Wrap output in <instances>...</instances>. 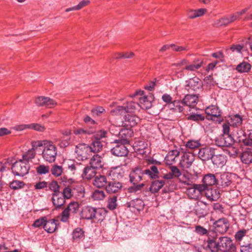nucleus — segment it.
<instances>
[{
	"label": "nucleus",
	"mask_w": 252,
	"mask_h": 252,
	"mask_svg": "<svg viewBox=\"0 0 252 252\" xmlns=\"http://www.w3.org/2000/svg\"><path fill=\"white\" fill-rule=\"evenodd\" d=\"M207 247L212 252H236V247L233 240L228 236H221L217 240L207 241Z\"/></svg>",
	"instance_id": "obj_1"
},
{
	"label": "nucleus",
	"mask_w": 252,
	"mask_h": 252,
	"mask_svg": "<svg viewBox=\"0 0 252 252\" xmlns=\"http://www.w3.org/2000/svg\"><path fill=\"white\" fill-rule=\"evenodd\" d=\"M131 131L129 129H122L119 135L122 138L115 140L113 143L116 145L111 149L112 155L117 157L127 156L128 150L126 145L129 144Z\"/></svg>",
	"instance_id": "obj_2"
},
{
	"label": "nucleus",
	"mask_w": 252,
	"mask_h": 252,
	"mask_svg": "<svg viewBox=\"0 0 252 252\" xmlns=\"http://www.w3.org/2000/svg\"><path fill=\"white\" fill-rule=\"evenodd\" d=\"M58 149L54 142L48 140L42 152V157L46 162L50 163L55 161L57 156Z\"/></svg>",
	"instance_id": "obj_3"
},
{
	"label": "nucleus",
	"mask_w": 252,
	"mask_h": 252,
	"mask_svg": "<svg viewBox=\"0 0 252 252\" xmlns=\"http://www.w3.org/2000/svg\"><path fill=\"white\" fill-rule=\"evenodd\" d=\"M136 96L139 100L138 103L139 107L141 108L148 109L152 107L154 97L151 94L145 95L144 91L137 90L131 95L132 97Z\"/></svg>",
	"instance_id": "obj_4"
},
{
	"label": "nucleus",
	"mask_w": 252,
	"mask_h": 252,
	"mask_svg": "<svg viewBox=\"0 0 252 252\" xmlns=\"http://www.w3.org/2000/svg\"><path fill=\"white\" fill-rule=\"evenodd\" d=\"M11 169L15 175L23 177L29 173L30 166L29 163L20 159L13 164Z\"/></svg>",
	"instance_id": "obj_5"
},
{
	"label": "nucleus",
	"mask_w": 252,
	"mask_h": 252,
	"mask_svg": "<svg viewBox=\"0 0 252 252\" xmlns=\"http://www.w3.org/2000/svg\"><path fill=\"white\" fill-rule=\"evenodd\" d=\"M89 145L85 143H80L76 146L75 154L76 158L79 160H85L91 155Z\"/></svg>",
	"instance_id": "obj_6"
},
{
	"label": "nucleus",
	"mask_w": 252,
	"mask_h": 252,
	"mask_svg": "<svg viewBox=\"0 0 252 252\" xmlns=\"http://www.w3.org/2000/svg\"><path fill=\"white\" fill-rule=\"evenodd\" d=\"M205 187L200 184H193L191 187L186 189L187 195L192 199H198L201 196L202 192L204 190Z\"/></svg>",
	"instance_id": "obj_7"
},
{
	"label": "nucleus",
	"mask_w": 252,
	"mask_h": 252,
	"mask_svg": "<svg viewBox=\"0 0 252 252\" xmlns=\"http://www.w3.org/2000/svg\"><path fill=\"white\" fill-rule=\"evenodd\" d=\"M195 159L194 155L190 152H185L182 156L179 166L183 170H187L191 167Z\"/></svg>",
	"instance_id": "obj_8"
},
{
	"label": "nucleus",
	"mask_w": 252,
	"mask_h": 252,
	"mask_svg": "<svg viewBox=\"0 0 252 252\" xmlns=\"http://www.w3.org/2000/svg\"><path fill=\"white\" fill-rule=\"evenodd\" d=\"M213 227L216 233H224L229 228V221L225 218L220 219L214 222Z\"/></svg>",
	"instance_id": "obj_9"
},
{
	"label": "nucleus",
	"mask_w": 252,
	"mask_h": 252,
	"mask_svg": "<svg viewBox=\"0 0 252 252\" xmlns=\"http://www.w3.org/2000/svg\"><path fill=\"white\" fill-rule=\"evenodd\" d=\"M185 89L189 92L197 91L201 89L202 87V82L198 77H193L186 81Z\"/></svg>",
	"instance_id": "obj_10"
},
{
	"label": "nucleus",
	"mask_w": 252,
	"mask_h": 252,
	"mask_svg": "<svg viewBox=\"0 0 252 252\" xmlns=\"http://www.w3.org/2000/svg\"><path fill=\"white\" fill-rule=\"evenodd\" d=\"M140 119L137 115L134 114H127L124 118L123 121L124 126L129 128L134 127L140 122Z\"/></svg>",
	"instance_id": "obj_11"
},
{
	"label": "nucleus",
	"mask_w": 252,
	"mask_h": 252,
	"mask_svg": "<svg viewBox=\"0 0 252 252\" xmlns=\"http://www.w3.org/2000/svg\"><path fill=\"white\" fill-rule=\"evenodd\" d=\"M35 102L37 106H44L49 108H54L57 104V103L54 99L45 96L37 97L35 99Z\"/></svg>",
	"instance_id": "obj_12"
},
{
	"label": "nucleus",
	"mask_w": 252,
	"mask_h": 252,
	"mask_svg": "<svg viewBox=\"0 0 252 252\" xmlns=\"http://www.w3.org/2000/svg\"><path fill=\"white\" fill-rule=\"evenodd\" d=\"M145 174L144 170L136 167L132 170L129 174V180L130 183L133 185L138 184L142 179L143 175Z\"/></svg>",
	"instance_id": "obj_13"
},
{
	"label": "nucleus",
	"mask_w": 252,
	"mask_h": 252,
	"mask_svg": "<svg viewBox=\"0 0 252 252\" xmlns=\"http://www.w3.org/2000/svg\"><path fill=\"white\" fill-rule=\"evenodd\" d=\"M215 154V149L212 147L201 148L198 153V157L203 161L208 160L212 158Z\"/></svg>",
	"instance_id": "obj_14"
},
{
	"label": "nucleus",
	"mask_w": 252,
	"mask_h": 252,
	"mask_svg": "<svg viewBox=\"0 0 252 252\" xmlns=\"http://www.w3.org/2000/svg\"><path fill=\"white\" fill-rule=\"evenodd\" d=\"M126 205L131 212L136 213L143 210L145 204L142 200L137 198L130 200L126 203Z\"/></svg>",
	"instance_id": "obj_15"
},
{
	"label": "nucleus",
	"mask_w": 252,
	"mask_h": 252,
	"mask_svg": "<svg viewBox=\"0 0 252 252\" xmlns=\"http://www.w3.org/2000/svg\"><path fill=\"white\" fill-rule=\"evenodd\" d=\"M235 21H236V16H233V14H231L224 16L220 19L215 21L213 25L216 27H220L226 26Z\"/></svg>",
	"instance_id": "obj_16"
},
{
	"label": "nucleus",
	"mask_w": 252,
	"mask_h": 252,
	"mask_svg": "<svg viewBox=\"0 0 252 252\" xmlns=\"http://www.w3.org/2000/svg\"><path fill=\"white\" fill-rule=\"evenodd\" d=\"M217 185L222 188L228 187L230 185L231 181L228 173L225 172L217 173Z\"/></svg>",
	"instance_id": "obj_17"
},
{
	"label": "nucleus",
	"mask_w": 252,
	"mask_h": 252,
	"mask_svg": "<svg viewBox=\"0 0 252 252\" xmlns=\"http://www.w3.org/2000/svg\"><path fill=\"white\" fill-rule=\"evenodd\" d=\"M122 187L121 183L116 181H112L107 183L105 190L108 193H116L120 191Z\"/></svg>",
	"instance_id": "obj_18"
},
{
	"label": "nucleus",
	"mask_w": 252,
	"mask_h": 252,
	"mask_svg": "<svg viewBox=\"0 0 252 252\" xmlns=\"http://www.w3.org/2000/svg\"><path fill=\"white\" fill-rule=\"evenodd\" d=\"M59 221L55 219H49L46 218V222L44 225V229L49 233L54 232L59 226Z\"/></svg>",
	"instance_id": "obj_19"
},
{
	"label": "nucleus",
	"mask_w": 252,
	"mask_h": 252,
	"mask_svg": "<svg viewBox=\"0 0 252 252\" xmlns=\"http://www.w3.org/2000/svg\"><path fill=\"white\" fill-rule=\"evenodd\" d=\"M180 151L177 149H174L169 151L166 155L165 158V163L168 165L173 166L176 161V158L179 156Z\"/></svg>",
	"instance_id": "obj_20"
},
{
	"label": "nucleus",
	"mask_w": 252,
	"mask_h": 252,
	"mask_svg": "<svg viewBox=\"0 0 252 252\" xmlns=\"http://www.w3.org/2000/svg\"><path fill=\"white\" fill-rule=\"evenodd\" d=\"M234 139L232 136L222 135L218 137L216 140V145L219 147H229L234 143Z\"/></svg>",
	"instance_id": "obj_21"
},
{
	"label": "nucleus",
	"mask_w": 252,
	"mask_h": 252,
	"mask_svg": "<svg viewBox=\"0 0 252 252\" xmlns=\"http://www.w3.org/2000/svg\"><path fill=\"white\" fill-rule=\"evenodd\" d=\"M95 208L91 206H86L83 208L81 212V217L83 219L93 220L94 217Z\"/></svg>",
	"instance_id": "obj_22"
},
{
	"label": "nucleus",
	"mask_w": 252,
	"mask_h": 252,
	"mask_svg": "<svg viewBox=\"0 0 252 252\" xmlns=\"http://www.w3.org/2000/svg\"><path fill=\"white\" fill-rule=\"evenodd\" d=\"M205 113L207 115L218 118L219 123L222 122V119L219 118L221 114V111L220 110L219 108L216 105H211L207 107L205 109Z\"/></svg>",
	"instance_id": "obj_23"
},
{
	"label": "nucleus",
	"mask_w": 252,
	"mask_h": 252,
	"mask_svg": "<svg viewBox=\"0 0 252 252\" xmlns=\"http://www.w3.org/2000/svg\"><path fill=\"white\" fill-rule=\"evenodd\" d=\"M198 96L196 94H187L183 101L185 106L194 108L197 103Z\"/></svg>",
	"instance_id": "obj_24"
},
{
	"label": "nucleus",
	"mask_w": 252,
	"mask_h": 252,
	"mask_svg": "<svg viewBox=\"0 0 252 252\" xmlns=\"http://www.w3.org/2000/svg\"><path fill=\"white\" fill-rule=\"evenodd\" d=\"M226 120L230 126L233 127H238L242 124L243 119L239 114L230 115Z\"/></svg>",
	"instance_id": "obj_25"
},
{
	"label": "nucleus",
	"mask_w": 252,
	"mask_h": 252,
	"mask_svg": "<svg viewBox=\"0 0 252 252\" xmlns=\"http://www.w3.org/2000/svg\"><path fill=\"white\" fill-rule=\"evenodd\" d=\"M203 63V60L202 59L199 58L195 59L191 63L189 64V63L188 65L185 66L183 69L191 72L196 71L202 66Z\"/></svg>",
	"instance_id": "obj_26"
},
{
	"label": "nucleus",
	"mask_w": 252,
	"mask_h": 252,
	"mask_svg": "<svg viewBox=\"0 0 252 252\" xmlns=\"http://www.w3.org/2000/svg\"><path fill=\"white\" fill-rule=\"evenodd\" d=\"M96 169L94 168L91 165L86 166L82 174V177L84 179L91 180L96 176Z\"/></svg>",
	"instance_id": "obj_27"
},
{
	"label": "nucleus",
	"mask_w": 252,
	"mask_h": 252,
	"mask_svg": "<svg viewBox=\"0 0 252 252\" xmlns=\"http://www.w3.org/2000/svg\"><path fill=\"white\" fill-rule=\"evenodd\" d=\"M65 199L61 192L53 193L52 197L53 204L56 208L61 207L64 204Z\"/></svg>",
	"instance_id": "obj_28"
},
{
	"label": "nucleus",
	"mask_w": 252,
	"mask_h": 252,
	"mask_svg": "<svg viewBox=\"0 0 252 252\" xmlns=\"http://www.w3.org/2000/svg\"><path fill=\"white\" fill-rule=\"evenodd\" d=\"M170 172L164 174L162 179L164 180H171L176 177H179L181 175V171L176 166H169Z\"/></svg>",
	"instance_id": "obj_29"
},
{
	"label": "nucleus",
	"mask_w": 252,
	"mask_h": 252,
	"mask_svg": "<svg viewBox=\"0 0 252 252\" xmlns=\"http://www.w3.org/2000/svg\"><path fill=\"white\" fill-rule=\"evenodd\" d=\"M90 165L96 169L101 168L103 166L102 158L97 155H94L90 160Z\"/></svg>",
	"instance_id": "obj_30"
},
{
	"label": "nucleus",
	"mask_w": 252,
	"mask_h": 252,
	"mask_svg": "<svg viewBox=\"0 0 252 252\" xmlns=\"http://www.w3.org/2000/svg\"><path fill=\"white\" fill-rule=\"evenodd\" d=\"M107 183V178L105 176L98 175L94 177L93 184L97 188H103L106 187Z\"/></svg>",
	"instance_id": "obj_31"
},
{
	"label": "nucleus",
	"mask_w": 252,
	"mask_h": 252,
	"mask_svg": "<svg viewBox=\"0 0 252 252\" xmlns=\"http://www.w3.org/2000/svg\"><path fill=\"white\" fill-rule=\"evenodd\" d=\"M72 235L73 241L76 243H80L83 241L85 237V232L80 227L74 229L72 231Z\"/></svg>",
	"instance_id": "obj_32"
},
{
	"label": "nucleus",
	"mask_w": 252,
	"mask_h": 252,
	"mask_svg": "<svg viewBox=\"0 0 252 252\" xmlns=\"http://www.w3.org/2000/svg\"><path fill=\"white\" fill-rule=\"evenodd\" d=\"M227 161V158L224 154H214L212 161L214 165L217 166H223Z\"/></svg>",
	"instance_id": "obj_33"
},
{
	"label": "nucleus",
	"mask_w": 252,
	"mask_h": 252,
	"mask_svg": "<svg viewBox=\"0 0 252 252\" xmlns=\"http://www.w3.org/2000/svg\"><path fill=\"white\" fill-rule=\"evenodd\" d=\"M202 182L204 187L217 185V174L216 175L211 173L205 175L202 179Z\"/></svg>",
	"instance_id": "obj_34"
},
{
	"label": "nucleus",
	"mask_w": 252,
	"mask_h": 252,
	"mask_svg": "<svg viewBox=\"0 0 252 252\" xmlns=\"http://www.w3.org/2000/svg\"><path fill=\"white\" fill-rule=\"evenodd\" d=\"M169 107L174 112L184 113L185 105L183 100H174L169 104Z\"/></svg>",
	"instance_id": "obj_35"
},
{
	"label": "nucleus",
	"mask_w": 252,
	"mask_h": 252,
	"mask_svg": "<svg viewBox=\"0 0 252 252\" xmlns=\"http://www.w3.org/2000/svg\"><path fill=\"white\" fill-rule=\"evenodd\" d=\"M163 180H156L153 181L150 187V191L153 193L158 192L165 185Z\"/></svg>",
	"instance_id": "obj_36"
},
{
	"label": "nucleus",
	"mask_w": 252,
	"mask_h": 252,
	"mask_svg": "<svg viewBox=\"0 0 252 252\" xmlns=\"http://www.w3.org/2000/svg\"><path fill=\"white\" fill-rule=\"evenodd\" d=\"M205 196L210 201H216L220 197V192L216 189H208L205 191Z\"/></svg>",
	"instance_id": "obj_37"
},
{
	"label": "nucleus",
	"mask_w": 252,
	"mask_h": 252,
	"mask_svg": "<svg viewBox=\"0 0 252 252\" xmlns=\"http://www.w3.org/2000/svg\"><path fill=\"white\" fill-rule=\"evenodd\" d=\"M95 132V129L91 128L89 129L81 128H77L73 131L75 135H79L81 137H87V135H91Z\"/></svg>",
	"instance_id": "obj_38"
},
{
	"label": "nucleus",
	"mask_w": 252,
	"mask_h": 252,
	"mask_svg": "<svg viewBox=\"0 0 252 252\" xmlns=\"http://www.w3.org/2000/svg\"><path fill=\"white\" fill-rule=\"evenodd\" d=\"M207 10L205 8H200L196 10H189L188 11L187 15L190 19H194L203 16Z\"/></svg>",
	"instance_id": "obj_39"
},
{
	"label": "nucleus",
	"mask_w": 252,
	"mask_h": 252,
	"mask_svg": "<svg viewBox=\"0 0 252 252\" xmlns=\"http://www.w3.org/2000/svg\"><path fill=\"white\" fill-rule=\"evenodd\" d=\"M241 159L245 164H250L252 162V151L250 149H247L241 154Z\"/></svg>",
	"instance_id": "obj_40"
},
{
	"label": "nucleus",
	"mask_w": 252,
	"mask_h": 252,
	"mask_svg": "<svg viewBox=\"0 0 252 252\" xmlns=\"http://www.w3.org/2000/svg\"><path fill=\"white\" fill-rule=\"evenodd\" d=\"M145 175H148L151 179H156L158 176V167L154 165L150 166L149 169L144 170Z\"/></svg>",
	"instance_id": "obj_41"
},
{
	"label": "nucleus",
	"mask_w": 252,
	"mask_h": 252,
	"mask_svg": "<svg viewBox=\"0 0 252 252\" xmlns=\"http://www.w3.org/2000/svg\"><path fill=\"white\" fill-rule=\"evenodd\" d=\"M103 147V144L99 140H95L89 146L91 153H96L100 152Z\"/></svg>",
	"instance_id": "obj_42"
},
{
	"label": "nucleus",
	"mask_w": 252,
	"mask_h": 252,
	"mask_svg": "<svg viewBox=\"0 0 252 252\" xmlns=\"http://www.w3.org/2000/svg\"><path fill=\"white\" fill-rule=\"evenodd\" d=\"M252 66L250 63L247 62H243L238 64L236 70L240 73H247L251 69Z\"/></svg>",
	"instance_id": "obj_43"
},
{
	"label": "nucleus",
	"mask_w": 252,
	"mask_h": 252,
	"mask_svg": "<svg viewBox=\"0 0 252 252\" xmlns=\"http://www.w3.org/2000/svg\"><path fill=\"white\" fill-rule=\"evenodd\" d=\"M91 196L94 201H100L105 197V193L103 190L95 189L92 192Z\"/></svg>",
	"instance_id": "obj_44"
},
{
	"label": "nucleus",
	"mask_w": 252,
	"mask_h": 252,
	"mask_svg": "<svg viewBox=\"0 0 252 252\" xmlns=\"http://www.w3.org/2000/svg\"><path fill=\"white\" fill-rule=\"evenodd\" d=\"M95 212L96 213H94V219H95L97 221H102L106 215V211L105 210L103 209V208H95Z\"/></svg>",
	"instance_id": "obj_45"
},
{
	"label": "nucleus",
	"mask_w": 252,
	"mask_h": 252,
	"mask_svg": "<svg viewBox=\"0 0 252 252\" xmlns=\"http://www.w3.org/2000/svg\"><path fill=\"white\" fill-rule=\"evenodd\" d=\"M35 156L36 152H34L31 149H30L22 155V158L21 159L29 163V161L33 159Z\"/></svg>",
	"instance_id": "obj_46"
},
{
	"label": "nucleus",
	"mask_w": 252,
	"mask_h": 252,
	"mask_svg": "<svg viewBox=\"0 0 252 252\" xmlns=\"http://www.w3.org/2000/svg\"><path fill=\"white\" fill-rule=\"evenodd\" d=\"M48 140L45 139L43 140H33L31 142L32 148H31L32 150L35 152L38 148L43 147L45 146L46 144L48 142Z\"/></svg>",
	"instance_id": "obj_47"
},
{
	"label": "nucleus",
	"mask_w": 252,
	"mask_h": 252,
	"mask_svg": "<svg viewBox=\"0 0 252 252\" xmlns=\"http://www.w3.org/2000/svg\"><path fill=\"white\" fill-rule=\"evenodd\" d=\"M124 105L127 113L132 112L139 107L138 103L133 101H126Z\"/></svg>",
	"instance_id": "obj_48"
},
{
	"label": "nucleus",
	"mask_w": 252,
	"mask_h": 252,
	"mask_svg": "<svg viewBox=\"0 0 252 252\" xmlns=\"http://www.w3.org/2000/svg\"><path fill=\"white\" fill-rule=\"evenodd\" d=\"M51 174L56 177L60 176L63 172V169L62 166L57 164L53 165L51 168Z\"/></svg>",
	"instance_id": "obj_49"
},
{
	"label": "nucleus",
	"mask_w": 252,
	"mask_h": 252,
	"mask_svg": "<svg viewBox=\"0 0 252 252\" xmlns=\"http://www.w3.org/2000/svg\"><path fill=\"white\" fill-rule=\"evenodd\" d=\"M200 146L201 143L199 140H189L186 143V147L190 149L197 148Z\"/></svg>",
	"instance_id": "obj_50"
},
{
	"label": "nucleus",
	"mask_w": 252,
	"mask_h": 252,
	"mask_svg": "<svg viewBox=\"0 0 252 252\" xmlns=\"http://www.w3.org/2000/svg\"><path fill=\"white\" fill-rule=\"evenodd\" d=\"M117 197L116 196L110 197L107 200V208L110 210H114L117 206Z\"/></svg>",
	"instance_id": "obj_51"
},
{
	"label": "nucleus",
	"mask_w": 252,
	"mask_h": 252,
	"mask_svg": "<svg viewBox=\"0 0 252 252\" xmlns=\"http://www.w3.org/2000/svg\"><path fill=\"white\" fill-rule=\"evenodd\" d=\"M248 231V230L245 229L237 231L234 235L236 241L237 242H241L243 238L247 235Z\"/></svg>",
	"instance_id": "obj_52"
},
{
	"label": "nucleus",
	"mask_w": 252,
	"mask_h": 252,
	"mask_svg": "<svg viewBox=\"0 0 252 252\" xmlns=\"http://www.w3.org/2000/svg\"><path fill=\"white\" fill-rule=\"evenodd\" d=\"M37 173L39 175L46 174L49 173L50 167L45 164H40L36 168Z\"/></svg>",
	"instance_id": "obj_53"
},
{
	"label": "nucleus",
	"mask_w": 252,
	"mask_h": 252,
	"mask_svg": "<svg viewBox=\"0 0 252 252\" xmlns=\"http://www.w3.org/2000/svg\"><path fill=\"white\" fill-rule=\"evenodd\" d=\"M66 208L71 214H74L78 211L79 204L77 202H71L68 205Z\"/></svg>",
	"instance_id": "obj_54"
},
{
	"label": "nucleus",
	"mask_w": 252,
	"mask_h": 252,
	"mask_svg": "<svg viewBox=\"0 0 252 252\" xmlns=\"http://www.w3.org/2000/svg\"><path fill=\"white\" fill-rule=\"evenodd\" d=\"M126 110L124 104L122 106H118L115 109L112 110L110 112L112 115H122L126 113Z\"/></svg>",
	"instance_id": "obj_55"
},
{
	"label": "nucleus",
	"mask_w": 252,
	"mask_h": 252,
	"mask_svg": "<svg viewBox=\"0 0 252 252\" xmlns=\"http://www.w3.org/2000/svg\"><path fill=\"white\" fill-rule=\"evenodd\" d=\"M187 119L188 120H191L193 121L198 122V121H202L204 120L205 117L203 115H202L201 114L191 113L188 117Z\"/></svg>",
	"instance_id": "obj_56"
},
{
	"label": "nucleus",
	"mask_w": 252,
	"mask_h": 252,
	"mask_svg": "<svg viewBox=\"0 0 252 252\" xmlns=\"http://www.w3.org/2000/svg\"><path fill=\"white\" fill-rule=\"evenodd\" d=\"M25 183L23 181L15 180L10 183L9 187L14 190L21 189L24 187Z\"/></svg>",
	"instance_id": "obj_57"
},
{
	"label": "nucleus",
	"mask_w": 252,
	"mask_h": 252,
	"mask_svg": "<svg viewBox=\"0 0 252 252\" xmlns=\"http://www.w3.org/2000/svg\"><path fill=\"white\" fill-rule=\"evenodd\" d=\"M135 54L132 52H126L117 53V56L115 57L116 59H131L134 57Z\"/></svg>",
	"instance_id": "obj_58"
},
{
	"label": "nucleus",
	"mask_w": 252,
	"mask_h": 252,
	"mask_svg": "<svg viewBox=\"0 0 252 252\" xmlns=\"http://www.w3.org/2000/svg\"><path fill=\"white\" fill-rule=\"evenodd\" d=\"M202 206L206 207V204L203 202H200L196 206L195 212L197 215H199V217L204 216L206 214V211L204 209L201 208Z\"/></svg>",
	"instance_id": "obj_59"
},
{
	"label": "nucleus",
	"mask_w": 252,
	"mask_h": 252,
	"mask_svg": "<svg viewBox=\"0 0 252 252\" xmlns=\"http://www.w3.org/2000/svg\"><path fill=\"white\" fill-rule=\"evenodd\" d=\"M46 217H41L38 219L36 220L32 224V226L34 227H39L43 226L44 228V225L46 222Z\"/></svg>",
	"instance_id": "obj_60"
},
{
	"label": "nucleus",
	"mask_w": 252,
	"mask_h": 252,
	"mask_svg": "<svg viewBox=\"0 0 252 252\" xmlns=\"http://www.w3.org/2000/svg\"><path fill=\"white\" fill-rule=\"evenodd\" d=\"M177 178L179 182L184 185H190V181L189 179L187 177L185 174H182L179 177H176Z\"/></svg>",
	"instance_id": "obj_61"
},
{
	"label": "nucleus",
	"mask_w": 252,
	"mask_h": 252,
	"mask_svg": "<svg viewBox=\"0 0 252 252\" xmlns=\"http://www.w3.org/2000/svg\"><path fill=\"white\" fill-rule=\"evenodd\" d=\"M230 125L229 123H228L227 120L226 119L225 121L222 125V131H223V135H225L227 137V136H231L229 134L230 132Z\"/></svg>",
	"instance_id": "obj_62"
},
{
	"label": "nucleus",
	"mask_w": 252,
	"mask_h": 252,
	"mask_svg": "<svg viewBox=\"0 0 252 252\" xmlns=\"http://www.w3.org/2000/svg\"><path fill=\"white\" fill-rule=\"evenodd\" d=\"M105 109L101 106H97L91 110L92 115L94 117L98 116L105 112Z\"/></svg>",
	"instance_id": "obj_63"
},
{
	"label": "nucleus",
	"mask_w": 252,
	"mask_h": 252,
	"mask_svg": "<svg viewBox=\"0 0 252 252\" xmlns=\"http://www.w3.org/2000/svg\"><path fill=\"white\" fill-rule=\"evenodd\" d=\"M71 214L66 208L61 214V220L63 222H66L68 221L70 215Z\"/></svg>",
	"instance_id": "obj_64"
}]
</instances>
